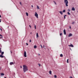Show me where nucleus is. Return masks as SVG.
Wrapping results in <instances>:
<instances>
[{"mask_svg":"<svg viewBox=\"0 0 78 78\" xmlns=\"http://www.w3.org/2000/svg\"><path fill=\"white\" fill-rule=\"evenodd\" d=\"M15 63H13V62H10V65H11V66H12L13 64H14Z\"/></svg>","mask_w":78,"mask_h":78,"instance_id":"obj_5","label":"nucleus"},{"mask_svg":"<svg viewBox=\"0 0 78 78\" xmlns=\"http://www.w3.org/2000/svg\"><path fill=\"white\" fill-rule=\"evenodd\" d=\"M63 32H64V34L65 35L66 34V30L65 29L64 30Z\"/></svg>","mask_w":78,"mask_h":78,"instance_id":"obj_6","label":"nucleus"},{"mask_svg":"<svg viewBox=\"0 0 78 78\" xmlns=\"http://www.w3.org/2000/svg\"><path fill=\"white\" fill-rule=\"evenodd\" d=\"M53 2H54L55 4V5H56V2H55V1H54Z\"/></svg>","mask_w":78,"mask_h":78,"instance_id":"obj_22","label":"nucleus"},{"mask_svg":"<svg viewBox=\"0 0 78 78\" xmlns=\"http://www.w3.org/2000/svg\"><path fill=\"white\" fill-rule=\"evenodd\" d=\"M32 34V33L31 32L30 33V34Z\"/></svg>","mask_w":78,"mask_h":78,"instance_id":"obj_47","label":"nucleus"},{"mask_svg":"<svg viewBox=\"0 0 78 78\" xmlns=\"http://www.w3.org/2000/svg\"><path fill=\"white\" fill-rule=\"evenodd\" d=\"M3 54H4V52H2L1 53V55H3Z\"/></svg>","mask_w":78,"mask_h":78,"instance_id":"obj_21","label":"nucleus"},{"mask_svg":"<svg viewBox=\"0 0 78 78\" xmlns=\"http://www.w3.org/2000/svg\"><path fill=\"white\" fill-rule=\"evenodd\" d=\"M60 57H62V56H63V55H62V54H60Z\"/></svg>","mask_w":78,"mask_h":78,"instance_id":"obj_16","label":"nucleus"},{"mask_svg":"<svg viewBox=\"0 0 78 78\" xmlns=\"http://www.w3.org/2000/svg\"><path fill=\"white\" fill-rule=\"evenodd\" d=\"M36 36H37V37H39V35H38V33H37Z\"/></svg>","mask_w":78,"mask_h":78,"instance_id":"obj_11","label":"nucleus"},{"mask_svg":"<svg viewBox=\"0 0 78 78\" xmlns=\"http://www.w3.org/2000/svg\"><path fill=\"white\" fill-rule=\"evenodd\" d=\"M67 16V15H66L64 16V19H66V16Z\"/></svg>","mask_w":78,"mask_h":78,"instance_id":"obj_17","label":"nucleus"},{"mask_svg":"<svg viewBox=\"0 0 78 78\" xmlns=\"http://www.w3.org/2000/svg\"><path fill=\"white\" fill-rule=\"evenodd\" d=\"M72 36V34H69L68 35V37H70V36Z\"/></svg>","mask_w":78,"mask_h":78,"instance_id":"obj_7","label":"nucleus"},{"mask_svg":"<svg viewBox=\"0 0 78 78\" xmlns=\"http://www.w3.org/2000/svg\"><path fill=\"white\" fill-rule=\"evenodd\" d=\"M75 23V22H73L72 23V25H74Z\"/></svg>","mask_w":78,"mask_h":78,"instance_id":"obj_13","label":"nucleus"},{"mask_svg":"<svg viewBox=\"0 0 78 78\" xmlns=\"http://www.w3.org/2000/svg\"><path fill=\"white\" fill-rule=\"evenodd\" d=\"M67 14H68L69 15H70V12H67Z\"/></svg>","mask_w":78,"mask_h":78,"instance_id":"obj_25","label":"nucleus"},{"mask_svg":"<svg viewBox=\"0 0 78 78\" xmlns=\"http://www.w3.org/2000/svg\"><path fill=\"white\" fill-rule=\"evenodd\" d=\"M72 11H75V8H74V7H73L72 9Z\"/></svg>","mask_w":78,"mask_h":78,"instance_id":"obj_9","label":"nucleus"},{"mask_svg":"<svg viewBox=\"0 0 78 78\" xmlns=\"http://www.w3.org/2000/svg\"><path fill=\"white\" fill-rule=\"evenodd\" d=\"M24 57H27V53H26V51H25L24 53Z\"/></svg>","mask_w":78,"mask_h":78,"instance_id":"obj_4","label":"nucleus"},{"mask_svg":"<svg viewBox=\"0 0 78 78\" xmlns=\"http://www.w3.org/2000/svg\"><path fill=\"white\" fill-rule=\"evenodd\" d=\"M49 73L50 75H51V71H49Z\"/></svg>","mask_w":78,"mask_h":78,"instance_id":"obj_14","label":"nucleus"},{"mask_svg":"<svg viewBox=\"0 0 78 78\" xmlns=\"http://www.w3.org/2000/svg\"><path fill=\"white\" fill-rule=\"evenodd\" d=\"M0 17L1 18L2 17V16H1V15H0Z\"/></svg>","mask_w":78,"mask_h":78,"instance_id":"obj_44","label":"nucleus"},{"mask_svg":"<svg viewBox=\"0 0 78 78\" xmlns=\"http://www.w3.org/2000/svg\"><path fill=\"white\" fill-rule=\"evenodd\" d=\"M69 28H70V29H71V26H69Z\"/></svg>","mask_w":78,"mask_h":78,"instance_id":"obj_39","label":"nucleus"},{"mask_svg":"<svg viewBox=\"0 0 78 78\" xmlns=\"http://www.w3.org/2000/svg\"><path fill=\"white\" fill-rule=\"evenodd\" d=\"M26 14L27 16H28V13L27 12H26Z\"/></svg>","mask_w":78,"mask_h":78,"instance_id":"obj_20","label":"nucleus"},{"mask_svg":"<svg viewBox=\"0 0 78 78\" xmlns=\"http://www.w3.org/2000/svg\"><path fill=\"white\" fill-rule=\"evenodd\" d=\"M0 30H1V31H2V28H0Z\"/></svg>","mask_w":78,"mask_h":78,"instance_id":"obj_35","label":"nucleus"},{"mask_svg":"<svg viewBox=\"0 0 78 78\" xmlns=\"http://www.w3.org/2000/svg\"><path fill=\"white\" fill-rule=\"evenodd\" d=\"M29 42H31V40H30L29 41Z\"/></svg>","mask_w":78,"mask_h":78,"instance_id":"obj_31","label":"nucleus"},{"mask_svg":"<svg viewBox=\"0 0 78 78\" xmlns=\"http://www.w3.org/2000/svg\"><path fill=\"white\" fill-rule=\"evenodd\" d=\"M20 4L21 5H22V3L20 2Z\"/></svg>","mask_w":78,"mask_h":78,"instance_id":"obj_37","label":"nucleus"},{"mask_svg":"<svg viewBox=\"0 0 78 78\" xmlns=\"http://www.w3.org/2000/svg\"><path fill=\"white\" fill-rule=\"evenodd\" d=\"M69 78H73L72 77V76H70Z\"/></svg>","mask_w":78,"mask_h":78,"instance_id":"obj_43","label":"nucleus"},{"mask_svg":"<svg viewBox=\"0 0 78 78\" xmlns=\"http://www.w3.org/2000/svg\"><path fill=\"white\" fill-rule=\"evenodd\" d=\"M67 63H69V59H67Z\"/></svg>","mask_w":78,"mask_h":78,"instance_id":"obj_23","label":"nucleus"},{"mask_svg":"<svg viewBox=\"0 0 78 78\" xmlns=\"http://www.w3.org/2000/svg\"><path fill=\"white\" fill-rule=\"evenodd\" d=\"M35 16L37 18H38V14L37 13V12H35Z\"/></svg>","mask_w":78,"mask_h":78,"instance_id":"obj_3","label":"nucleus"},{"mask_svg":"<svg viewBox=\"0 0 78 78\" xmlns=\"http://www.w3.org/2000/svg\"><path fill=\"white\" fill-rule=\"evenodd\" d=\"M34 48H37V46L36 45H35L34 46Z\"/></svg>","mask_w":78,"mask_h":78,"instance_id":"obj_18","label":"nucleus"},{"mask_svg":"<svg viewBox=\"0 0 78 78\" xmlns=\"http://www.w3.org/2000/svg\"><path fill=\"white\" fill-rule=\"evenodd\" d=\"M23 70L24 71V73L26 72L27 71H28V68L27 67V66L26 65H23Z\"/></svg>","mask_w":78,"mask_h":78,"instance_id":"obj_1","label":"nucleus"},{"mask_svg":"<svg viewBox=\"0 0 78 78\" xmlns=\"http://www.w3.org/2000/svg\"><path fill=\"white\" fill-rule=\"evenodd\" d=\"M3 37L2 35L1 34H0V38H2Z\"/></svg>","mask_w":78,"mask_h":78,"instance_id":"obj_15","label":"nucleus"},{"mask_svg":"<svg viewBox=\"0 0 78 78\" xmlns=\"http://www.w3.org/2000/svg\"><path fill=\"white\" fill-rule=\"evenodd\" d=\"M66 12V10H64L63 11V12Z\"/></svg>","mask_w":78,"mask_h":78,"instance_id":"obj_24","label":"nucleus"},{"mask_svg":"<svg viewBox=\"0 0 78 78\" xmlns=\"http://www.w3.org/2000/svg\"><path fill=\"white\" fill-rule=\"evenodd\" d=\"M26 44L27 45H28V44L27 43Z\"/></svg>","mask_w":78,"mask_h":78,"instance_id":"obj_40","label":"nucleus"},{"mask_svg":"<svg viewBox=\"0 0 78 78\" xmlns=\"http://www.w3.org/2000/svg\"><path fill=\"white\" fill-rule=\"evenodd\" d=\"M59 13H60V14H61L62 15L63 14V13H62V11H59Z\"/></svg>","mask_w":78,"mask_h":78,"instance_id":"obj_10","label":"nucleus"},{"mask_svg":"<svg viewBox=\"0 0 78 78\" xmlns=\"http://www.w3.org/2000/svg\"><path fill=\"white\" fill-rule=\"evenodd\" d=\"M64 2L66 6H68V3H69L68 1L67 0H64Z\"/></svg>","mask_w":78,"mask_h":78,"instance_id":"obj_2","label":"nucleus"},{"mask_svg":"<svg viewBox=\"0 0 78 78\" xmlns=\"http://www.w3.org/2000/svg\"><path fill=\"white\" fill-rule=\"evenodd\" d=\"M43 48H44V49H46V48H45V46H44V45H43Z\"/></svg>","mask_w":78,"mask_h":78,"instance_id":"obj_29","label":"nucleus"},{"mask_svg":"<svg viewBox=\"0 0 78 78\" xmlns=\"http://www.w3.org/2000/svg\"><path fill=\"white\" fill-rule=\"evenodd\" d=\"M31 6L32 8H33V5H32Z\"/></svg>","mask_w":78,"mask_h":78,"instance_id":"obj_41","label":"nucleus"},{"mask_svg":"<svg viewBox=\"0 0 78 78\" xmlns=\"http://www.w3.org/2000/svg\"><path fill=\"white\" fill-rule=\"evenodd\" d=\"M68 11H69V12H70V10L69 9L68 10Z\"/></svg>","mask_w":78,"mask_h":78,"instance_id":"obj_34","label":"nucleus"},{"mask_svg":"<svg viewBox=\"0 0 78 78\" xmlns=\"http://www.w3.org/2000/svg\"><path fill=\"white\" fill-rule=\"evenodd\" d=\"M37 8L38 9H39V6L37 5Z\"/></svg>","mask_w":78,"mask_h":78,"instance_id":"obj_19","label":"nucleus"},{"mask_svg":"<svg viewBox=\"0 0 78 78\" xmlns=\"http://www.w3.org/2000/svg\"><path fill=\"white\" fill-rule=\"evenodd\" d=\"M29 26L31 28V26L30 25H29Z\"/></svg>","mask_w":78,"mask_h":78,"instance_id":"obj_42","label":"nucleus"},{"mask_svg":"<svg viewBox=\"0 0 78 78\" xmlns=\"http://www.w3.org/2000/svg\"><path fill=\"white\" fill-rule=\"evenodd\" d=\"M38 65H39V67H40V66H41V64H39Z\"/></svg>","mask_w":78,"mask_h":78,"instance_id":"obj_36","label":"nucleus"},{"mask_svg":"<svg viewBox=\"0 0 78 78\" xmlns=\"http://www.w3.org/2000/svg\"><path fill=\"white\" fill-rule=\"evenodd\" d=\"M1 22V20L0 19V22Z\"/></svg>","mask_w":78,"mask_h":78,"instance_id":"obj_46","label":"nucleus"},{"mask_svg":"<svg viewBox=\"0 0 78 78\" xmlns=\"http://www.w3.org/2000/svg\"><path fill=\"white\" fill-rule=\"evenodd\" d=\"M1 48H0V53H2V50H1Z\"/></svg>","mask_w":78,"mask_h":78,"instance_id":"obj_27","label":"nucleus"},{"mask_svg":"<svg viewBox=\"0 0 78 78\" xmlns=\"http://www.w3.org/2000/svg\"><path fill=\"white\" fill-rule=\"evenodd\" d=\"M1 75H4V74L3 73H2L1 74Z\"/></svg>","mask_w":78,"mask_h":78,"instance_id":"obj_28","label":"nucleus"},{"mask_svg":"<svg viewBox=\"0 0 78 78\" xmlns=\"http://www.w3.org/2000/svg\"><path fill=\"white\" fill-rule=\"evenodd\" d=\"M20 68H21V69H22V66H20Z\"/></svg>","mask_w":78,"mask_h":78,"instance_id":"obj_38","label":"nucleus"},{"mask_svg":"<svg viewBox=\"0 0 78 78\" xmlns=\"http://www.w3.org/2000/svg\"><path fill=\"white\" fill-rule=\"evenodd\" d=\"M54 77H55V78H57V76H56V75H55Z\"/></svg>","mask_w":78,"mask_h":78,"instance_id":"obj_26","label":"nucleus"},{"mask_svg":"<svg viewBox=\"0 0 78 78\" xmlns=\"http://www.w3.org/2000/svg\"><path fill=\"white\" fill-rule=\"evenodd\" d=\"M60 36H62V33H61L60 34Z\"/></svg>","mask_w":78,"mask_h":78,"instance_id":"obj_33","label":"nucleus"},{"mask_svg":"<svg viewBox=\"0 0 78 78\" xmlns=\"http://www.w3.org/2000/svg\"><path fill=\"white\" fill-rule=\"evenodd\" d=\"M10 52H11V53H12V51H10Z\"/></svg>","mask_w":78,"mask_h":78,"instance_id":"obj_45","label":"nucleus"},{"mask_svg":"<svg viewBox=\"0 0 78 78\" xmlns=\"http://www.w3.org/2000/svg\"><path fill=\"white\" fill-rule=\"evenodd\" d=\"M34 27H35V29H36V25L34 26Z\"/></svg>","mask_w":78,"mask_h":78,"instance_id":"obj_32","label":"nucleus"},{"mask_svg":"<svg viewBox=\"0 0 78 78\" xmlns=\"http://www.w3.org/2000/svg\"><path fill=\"white\" fill-rule=\"evenodd\" d=\"M69 47H73V44H71V45H69Z\"/></svg>","mask_w":78,"mask_h":78,"instance_id":"obj_8","label":"nucleus"},{"mask_svg":"<svg viewBox=\"0 0 78 78\" xmlns=\"http://www.w3.org/2000/svg\"><path fill=\"white\" fill-rule=\"evenodd\" d=\"M41 46L42 48H43V47H42V45H41Z\"/></svg>","mask_w":78,"mask_h":78,"instance_id":"obj_30","label":"nucleus"},{"mask_svg":"<svg viewBox=\"0 0 78 78\" xmlns=\"http://www.w3.org/2000/svg\"><path fill=\"white\" fill-rule=\"evenodd\" d=\"M0 58H4V56H3V55H0Z\"/></svg>","mask_w":78,"mask_h":78,"instance_id":"obj_12","label":"nucleus"},{"mask_svg":"<svg viewBox=\"0 0 78 78\" xmlns=\"http://www.w3.org/2000/svg\"><path fill=\"white\" fill-rule=\"evenodd\" d=\"M4 78H7L6 77H5Z\"/></svg>","mask_w":78,"mask_h":78,"instance_id":"obj_48","label":"nucleus"}]
</instances>
